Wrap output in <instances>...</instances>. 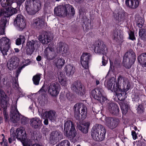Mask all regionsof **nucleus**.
Returning <instances> with one entry per match:
<instances>
[{
    "instance_id": "f257e3e1",
    "label": "nucleus",
    "mask_w": 146,
    "mask_h": 146,
    "mask_svg": "<svg viewBox=\"0 0 146 146\" xmlns=\"http://www.w3.org/2000/svg\"><path fill=\"white\" fill-rule=\"evenodd\" d=\"M104 85L109 90L114 92L116 94L118 99L120 101H123L125 100V96L126 94L120 88L118 84H117L116 80L114 78H110L107 82L105 81Z\"/></svg>"
},
{
    "instance_id": "f03ea898",
    "label": "nucleus",
    "mask_w": 146,
    "mask_h": 146,
    "mask_svg": "<svg viewBox=\"0 0 146 146\" xmlns=\"http://www.w3.org/2000/svg\"><path fill=\"white\" fill-rule=\"evenodd\" d=\"M91 132L92 137L94 139L102 141L105 139L106 131L102 125L96 124L93 127Z\"/></svg>"
},
{
    "instance_id": "7ed1b4c3",
    "label": "nucleus",
    "mask_w": 146,
    "mask_h": 146,
    "mask_svg": "<svg viewBox=\"0 0 146 146\" xmlns=\"http://www.w3.org/2000/svg\"><path fill=\"white\" fill-rule=\"evenodd\" d=\"M25 4L27 13L31 15L35 14L41 7L40 0H27Z\"/></svg>"
},
{
    "instance_id": "20e7f679",
    "label": "nucleus",
    "mask_w": 146,
    "mask_h": 146,
    "mask_svg": "<svg viewBox=\"0 0 146 146\" xmlns=\"http://www.w3.org/2000/svg\"><path fill=\"white\" fill-rule=\"evenodd\" d=\"M64 135L70 139H72L76 136V131L74 125L71 121L68 120L64 123Z\"/></svg>"
},
{
    "instance_id": "39448f33",
    "label": "nucleus",
    "mask_w": 146,
    "mask_h": 146,
    "mask_svg": "<svg viewBox=\"0 0 146 146\" xmlns=\"http://www.w3.org/2000/svg\"><path fill=\"white\" fill-rule=\"evenodd\" d=\"M74 111V117L77 119H79L80 115L82 119H85L87 114V108L86 105L82 103L76 104L73 108Z\"/></svg>"
},
{
    "instance_id": "423d86ee",
    "label": "nucleus",
    "mask_w": 146,
    "mask_h": 146,
    "mask_svg": "<svg viewBox=\"0 0 146 146\" xmlns=\"http://www.w3.org/2000/svg\"><path fill=\"white\" fill-rule=\"evenodd\" d=\"M135 59V53L132 50H129L125 53L123 57V62L124 66L126 68H130Z\"/></svg>"
},
{
    "instance_id": "0eeeda50",
    "label": "nucleus",
    "mask_w": 146,
    "mask_h": 146,
    "mask_svg": "<svg viewBox=\"0 0 146 146\" xmlns=\"http://www.w3.org/2000/svg\"><path fill=\"white\" fill-rule=\"evenodd\" d=\"M103 92L104 90L102 88H97L92 90L90 96L103 104L106 100V98L103 96Z\"/></svg>"
},
{
    "instance_id": "6e6552de",
    "label": "nucleus",
    "mask_w": 146,
    "mask_h": 146,
    "mask_svg": "<svg viewBox=\"0 0 146 146\" xmlns=\"http://www.w3.org/2000/svg\"><path fill=\"white\" fill-rule=\"evenodd\" d=\"M48 93L52 97H56L58 95L60 90L59 84L56 82L50 83L48 87Z\"/></svg>"
},
{
    "instance_id": "1a4fd4ad",
    "label": "nucleus",
    "mask_w": 146,
    "mask_h": 146,
    "mask_svg": "<svg viewBox=\"0 0 146 146\" xmlns=\"http://www.w3.org/2000/svg\"><path fill=\"white\" fill-rule=\"evenodd\" d=\"M10 46V40L8 38L3 37L0 40V51L4 56L7 55Z\"/></svg>"
},
{
    "instance_id": "9d476101",
    "label": "nucleus",
    "mask_w": 146,
    "mask_h": 146,
    "mask_svg": "<svg viewBox=\"0 0 146 146\" xmlns=\"http://www.w3.org/2000/svg\"><path fill=\"white\" fill-rule=\"evenodd\" d=\"M71 6L67 4L59 5L55 7L54 10V13L55 15L60 17H65L68 16V10L67 8Z\"/></svg>"
},
{
    "instance_id": "9b49d317",
    "label": "nucleus",
    "mask_w": 146,
    "mask_h": 146,
    "mask_svg": "<svg viewBox=\"0 0 146 146\" xmlns=\"http://www.w3.org/2000/svg\"><path fill=\"white\" fill-rule=\"evenodd\" d=\"M94 51L96 53L103 54L106 57H108L109 52L106 45L102 41L97 42L95 47Z\"/></svg>"
},
{
    "instance_id": "f8f14e48",
    "label": "nucleus",
    "mask_w": 146,
    "mask_h": 146,
    "mask_svg": "<svg viewBox=\"0 0 146 146\" xmlns=\"http://www.w3.org/2000/svg\"><path fill=\"white\" fill-rule=\"evenodd\" d=\"M71 89L79 95L82 96L85 93L86 90L80 81L75 82L72 84Z\"/></svg>"
},
{
    "instance_id": "ddd939ff",
    "label": "nucleus",
    "mask_w": 146,
    "mask_h": 146,
    "mask_svg": "<svg viewBox=\"0 0 146 146\" xmlns=\"http://www.w3.org/2000/svg\"><path fill=\"white\" fill-rule=\"evenodd\" d=\"M14 26L19 31H22L26 26L25 21L23 15H18L14 21Z\"/></svg>"
},
{
    "instance_id": "4468645a",
    "label": "nucleus",
    "mask_w": 146,
    "mask_h": 146,
    "mask_svg": "<svg viewBox=\"0 0 146 146\" xmlns=\"http://www.w3.org/2000/svg\"><path fill=\"white\" fill-rule=\"evenodd\" d=\"M32 27L38 29H41L47 26L45 19L42 17L38 18L33 20L31 25Z\"/></svg>"
},
{
    "instance_id": "2eb2a0df",
    "label": "nucleus",
    "mask_w": 146,
    "mask_h": 146,
    "mask_svg": "<svg viewBox=\"0 0 146 146\" xmlns=\"http://www.w3.org/2000/svg\"><path fill=\"white\" fill-rule=\"evenodd\" d=\"M53 37L50 33L44 32L38 36V40L42 44H47L52 40Z\"/></svg>"
},
{
    "instance_id": "dca6fc26",
    "label": "nucleus",
    "mask_w": 146,
    "mask_h": 146,
    "mask_svg": "<svg viewBox=\"0 0 146 146\" xmlns=\"http://www.w3.org/2000/svg\"><path fill=\"white\" fill-rule=\"evenodd\" d=\"M14 133L16 137L20 141H24L27 138V134L25 129L23 127H21L16 129Z\"/></svg>"
},
{
    "instance_id": "f3484780",
    "label": "nucleus",
    "mask_w": 146,
    "mask_h": 146,
    "mask_svg": "<svg viewBox=\"0 0 146 146\" xmlns=\"http://www.w3.org/2000/svg\"><path fill=\"white\" fill-rule=\"evenodd\" d=\"M119 123L118 119L115 118L108 117L106 118V125L111 129H113L116 127Z\"/></svg>"
},
{
    "instance_id": "a211bd4d",
    "label": "nucleus",
    "mask_w": 146,
    "mask_h": 146,
    "mask_svg": "<svg viewBox=\"0 0 146 146\" xmlns=\"http://www.w3.org/2000/svg\"><path fill=\"white\" fill-rule=\"evenodd\" d=\"M56 49L58 53L61 52L64 56H67L69 54L68 45L62 42H60L58 44Z\"/></svg>"
},
{
    "instance_id": "6ab92c4d",
    "label": "nucleus",
    "mask_w": 146,
    "mask_h": 146,
    "mask_svg": "<svg viewBox=\"0 0 146 146\" xmlns=\"http://www.w3.org/2000/svg\"><path fill=\"white\" fill-rule=\"evenodd\" d=\"M41 115L42 118H48L52 122L55 121L56 119V112L53 110L45 111L44 112L42 111Z\"/></svg>"
},
{
    "instance_id": "aec40b11",
    "label": "nucleus",
    "mask_w": 146,
    "mask_h": 146,
    "mask_svg": "<svg viewBox=\"0 0 146 146\" xmlns=\"http://www.w3.org/2000/svg\"><path fill=\"white\" fill-rule=\"evenodd\" d=\"M61 132L59 131H52L50 134L49 141L51 144H55L61 137Z\"/></svg>"
},
{
    "instance_id": "412c9836",
    "label": "nucleus",
    "mask_w": 146,
    "mask_h": 146,
    "mask_svg": "<svg viewBox=\"0 0 146 146\" xmlns=\"http://www.w3.org/2000/svg\"><path fill=\"white\" fill-rule=\"evenodd\" d=\"M21 115L19 113L16 108L12 109L11 111L10 117L11 120L13 123H17L19 121Z\"/></svg>"
},
{
    "instance_id": "4be33fe9",
    "label": "nucleus",
    "mask_w": 146,
    "mask_h": 146,
    "mask_svg": "<svg viewBox=\"0 0 146 146\" xmlns=\"http://www.w3.org/2000/svg\"><path fill=\"white\" fill-rule=\"evenodd\" d=\"M108 109L110 113L113 115H117L119 113V108L116 104L111 103L108 105Z\"/></svg>"
},
{
    "instance_id": "5701e85b",
    "label": "nucleus",
    "mask_w": 146,
    "mask_h": 146,
    "mask_svg": "<svg viewBox=\"0 0 146 146\" xmlns=\"http://www.w3.org/2000/svg\"><path fill=\"white\" fill-rule=\"evenodd\" d=\"M19 61V59L15 56H13L10 59V63L8 62L7 66L10 70H13L18 65Z\"/></svg>"
},
{
    "instance_id": "b1692460",
    "label": "nucleus",
    "mask_w": 146,
    "mask_h": 146,
    "mask_svg": "<svg viewBox=\"0 0 146 146\" xmlns=\"http://www.w3.org/2000/svg\"><path fill=\"white\" fill-rule=\"evenodd\" d=\"M29 123L32 127L37 129L41 125L42 122L39 118L35 117L31 119Z\"/></svg>"
},
{
    "instance_id": "393cba45",
    "label": "nucleus",
    "mask_w": 146,
    "mask_h": 146,
    "mask_svg": "<svg viewBox=\"0 0 146 146\" xmlns=\"http://www.w3.org/2000/svg\"><path fill=\"white\" fill-rule=\"evenodd\" d=\"M53 49L51 47H48L44 50V55L47 59L51 60L53 55Z\"/></svg>"
},
{
    "instance_id": "a878e982",
    "label": "nucleus",
    "mask_w": 146,
    "mask_h": 146,
    "mask_svg": "<svg viewBox=\"0 0 146 146\" xmlns=\"http://www.w3.org/2000/svg\"><path fill=\"white\" fill-rule=\"evenodd\" d=\"M75 68L70 64L66 65L64 68V71L68 76L72 75L75 72Z\"/></svg>"
},
{
    "instance_id": "bb28decb",
    "label": "nucleus",
    "mask_w": 146,
    "mask_h": 146,
    "mask_svg": "<svg viewBox=\"0 0 146 146\" xmlns=\"http://www.w3.org/2000/svg\"><path fill=\"white\" fill-rule=\"evenodd\" d=\"M90 125L89 122H84L82 124L78 125V129L84 133H86L88 132L89 127Z\"/></svg>"
},
{
    "instance_id": "cd10ccee",
    "label": "nucleus",
    "mask_w": 146,
    "mask_h": 146,
    "mask_svg": "<svg viewBox=\"0 0 146 146\" xmlns=\"http://www.w3.org/2000/svg\"><path fill=\"white\" fill-rule=\"evenodd\" d=\"M113 38L116 41L122 40L123 38L122 33L118 30L114 31L113 33Z\"/></svg>"
},
{
    "instance_id": "c85d7f7f",
    "label": "nucleus",
    "mask_w": 146,
    "mask_h": 146,
    "mask_svg": "<svg viewBox=\"0 0 146 146\" xmlns=\"http://www.w3.org/2000/svg\"><path fill=\"white\" fill-rule=\"evenodd\" d=\"M138 60L143 67H146V53L140 55L138 58Z\"/></svg>"
},
{
    "instance_id": "c756f323",
    "label": "nucleus",
    "mask_w": 146,
    "mask_h": 146,
    "mask_svg": "<svg viewBox=\"0 0 146 146\" xmlns=\"http://www.w3.org/2000/svg\"><path fill=\"white\" fill-rule=\"evenodd\" d=\"M7 23V20L5 17L1 18L0 21V35L4 34V30Z\"/></svg>"
},
{
    "instance_id": "7c9ffc66",
    "label": "nucleus",
    "mask_w": 146,
    "mask_h": 146,
    "mask_svg": "<svg viewBox=\"0 0 146 146\" xmlns=\"http://www.w3.org/2000/svg\"><path fill=\"white\" fill-rule=\"evenodd\" d=\"M58 78L59 83L63 86H66L67 84V80L65 76L63 73L61 72L58 75Z\"/></svg>"
},
{
    "instance_id": "2f4dec72",
    "label": "nucleus",
    "mask_w": 146,
    "mask_h": 146,
    "mask_svg": "<svg viewBox=\"0 0 146 146\" xmlns=\"http://www.w3.org/2000/svg\"><path fill=\"white\" fill-rule=\"evenodd\" d=\"M27 45L29 48L35 50V47L39 46L38 42L36 40H32L27 42Z\"/></svg>"
},
{
    "instance_id": "473e14b6",
    "label": "nucleus",
    "mask_w": 146,
    "mask_h": 146,
    "mask_svg": "<svg viewBox=\"0 0 146 146\" xmlns=\"http://www.w3.org/2000/svg\"><path fill=\"white\" fill-rule=\"evenodd\" d=\"M91 56L90 54L88 53H83L80 58V61H88L90 60Z\"/></svg>"
},
{
    "instance_id": "72a5a7b5",
    "label": "nucleus",
    "mask_w": 146,
    "mask_h": 146,
    "mask_svg": "<svg viewBox=\"0 0 146 146\" xmlns=\"http://www.w3.org/2000/svg\"><path fill=\"white\" fill-rule=\"evenodd\" d=\"M25 35L24 34L20 35L19 37L17 38L16 41V44L17 45H21L22 43L23 44L25 42L26 39L25 38Z\"/></svg>"
},
{
    "instance_id": "f704fd0d",
    "label": "nucleus",
    "mask_w": 146,
    "mask_h": 146,
    "mask_svg": "<svg viewBox=\"0 0 146 146\" xmlns=\"http://www.w3.org/2000/svg\"><path fill=\"white\" fill-rule=\"evenodd\" d=\"M65 61L62 58H58L56 59L55 63L57 67H62L64 64Z\"/></svg>"
},
{
    "instance_id": "c9c22d12",
    "label": "nucleus",
    "mask_w": 146,
    "mask_h": 146,
    "mask_svg": "<svg viewBox=\"0 0 146 146\" xmlns=\"http://www.w3.org/2000/svg\"><path fill=\"white\" fill-rule=\"evenodd\" d=\"M41 75V74H39L33 76V80L34 84L36 85L39 84Z\"/></svg>"
},
{
    "instance_id": "e433bc0d",
    "label": "nucleus",
    "mask_w": 146,
    "mask_h": 146,
    "mask_svg": "<svg viewBox=\"0 0 146 146\" xmlns=\"http://www.w3.org/2000/svg\"><path fill=\"white\" fill-rule=\"evenodd\" d=\"M123 88H122V91L126 94V92L128 91L130 88V85L129 81L127 80L124 82H123Z\"/></svg>"
},
{
    "instance_id": "4c0bfd02",
    "label": "nucleus",
    "mask_w": 146,
    "mask_h": 146,
    "mask_svg": "<svg viewBox=\"0 0 146 146\" xmlns=\"http://www.w3.org/2000/svg\"><path fill=\"white\" fill-rule=\"evenodd\" d=\"M10 133L11 137L8 138L9 142L10 143H11L12 141L14 140L15 139V136L14 133V128L12 127L11 129Z\"/></svg>"
},
{
    "instance_id": "58836bf2",
    "label": "nucleus",
    "mask_w": 146,
    "mask_h": 146,
    "mask_svg": "<svg viewBox=\"0 0 146 146\" xmlns=\"http://www.w3.org/2000/svg\"><path fill=\"white\" fill-rule=\"evenodd\" d=\"M27 65V64H24L23 65H22L21 66H19L17 69L16 71V77L17 79H18V76L20 74V73L21 72V71Z\"/></svg>"
},
{
    "instance_id": "ea45409f",
    "label": "nucleus",
    "mask_w": 146,
    "mask_h": 146,
    "mask_svg": "<svg viewBox=\"0 0 146 146\" xmlns=\"http://www.w3.org/2000/svg\"><path fill=\"white\" fill-rule=\"evenodd\" d=\"M136 21L137 26L140 28H142L144 23L143 19L142 17H140L138 18Z\"/></svg>"
},
{
    "instance_id": "a19ab883",
    "label": "nucleus",
    "mask_w": 146,
    "mask_h": 146,
    "mask_svg": "<svg viewBox=\"0 0 146 146\" xmlns=\"http://www.w3.org/2000/svg\"><path fill=\"white\" fill-rule=\"evenodd\" d=\"M1 5L3 7H5L7 6L10 5L11 1L9 0H0Z\"/></svg>"
},
{
    "instance_id": "79ce46f5",
    "label": "nucleus",
    "mask_w": 146,
    "mask_h": 146,
    "mask_svg": "<svg viewBox=\"0 0 146 146\" xmlns=\"http://www.w3.org/2000/svg\"><path fill=\"white\" fill-rule=\"evenodd\" d=\"M70 143L67 140L61 141L60 143L57 144L56 146H70Z\"/></svg>"
},
{
    "instance_id": "37998d69",
    "label": "nucleus",
    "mask_w": 146,
    "mask_h": 146,
    "mask_svg": "<svg viewBox=\"0 0 146 146\" xmlns=\"http://www.w3.org/2000/svg\"><path fill=\"white\" fill-rule=\"evenodd\" d=\"M136 108V110L138 113H141L144 111V108L142 105L139 104L137 105Z\"/></svg>"
},
{
    "instance_id": "c03bdc74",
    "label": "nucleus",
    "mask_w": 146,
    "mask_h": 146,
    "mask_svg": "<svg viewBox=\"0 0 146 146\" xmlns=\"http://www.w3.org/2000/svg\"><path fill=\"white\" fill-rule=\"evenodd\" d=\"M121 108L123 114L125 115L129 108V106L128 105H125L124 106H123V107L122 108V107H121Z\"/></svg>"
},
{
    "instance_id": "a18cd8bd",
    "label": "nucleus",
    "mask_w": 146,
    "mask_h": 146,
    "mask_svg": "<svg viewBox=\"0 0 146 146\" xmlns=\"http://www.w3.org/2000/svg\"><path fill=\"white\" fill-rule=\"evenodd\" d=\"M110 66L109 70V71L107 74L106 76V78L107 77V76L109 75V74L110 73V72H114V67L113 65V63L111 62V60L110 59Z\"/></svg>"
},
{
    "instance_id": "49530a36",
    "label": "nucleus",
    "mask_w": 146,
    "mask_h": 146,
    "mask_svg": "<svg viewBox=\"0 0 146 146\" xmlns=\"http://www.w3.org/2000/svg\"><path fill=\"white\" fill-rule=\"evenodd\" d=\"M132 1L133 2V3H132L133 9H136L139 5V0H132Z\"/></svg>"
},
{
    "instance_id": "de8ad7c7",
    "label": "nucleus",
    "mask_w": 146,
    "mask_h": 146,
    "mask_svg": "<svg viewBox=\"0 0 146 146\" xmlns=\"http://www.w3.org/2000/svg\"><path fill=\"white\" fill-rule=\"evenodd\" d=\"M133 2L132 1V0H126L125 1V4L126 6L130 8L133 9L132 3H133Z\"/></svg>"
},
{
    "instance_id": "09e8293b",
    "label": "nucleus",
    "mask_w": 146,
    "mask_h": 146,
    "mask_svg": "<svg viewBox=\"0 0 146 146\" xmlns=\"http://www.w3.org/2000/svg\"><path fill=\"white\" fill-rule=\"evenodd\" d=\"M80 62L82 66L84 69H87L88 68L89 61H82Z\"/></svg>"
},
{
    "instance_id": "8fccbe9b",
    "label": "nucleus",
    "mask_w": 146,
    "mask_h": 146,
    "mask_svg": "<svg viewBox=\"0 0 146 146\" xmlns=\"http://www.w3.org/2000/svg\"><path fill=\"white\" fill-rule=\"evenodd\" d=\"M13 85L14 86V88L18 89L19 87V85L18 83V79L16 78H15L13 80Z\"/></svg>"
},
{
    "instance_id": "3c124183",
    "label": "nucleus",
    "mask_w": 146,
    "mask_h": 146,
    "mask_svg": "<svg viewBox=\"0 0 146 146\" xmlns=\"http://www.w3.org/2000/svg\"><path fill=\"white\" fill-rule=\"evenodd\" d=\"M127 79L125 78L122 77L121 75H119L117 78V82L118 83H121L123 81L124 82Z\"/></svg>"
},
{
    "instance_id": "603ef678",
    "label": "nucleus",
    "mask_w": 146,
    "mask_h": 146,
    "mask_svg": "<svg viewBox=\"0 0 146 146\" xmlns=\"http://www.w3.org/2000/svg\"><path fill=\"white\" fill-rule=\"evenodd\" d=\"M129 39L134 40H135L134 36V33L132 31H130L129 33Z\"/></svg>"
},
{
    "instance_id": "864d4df0",
    "label": "nucleus",
    "mask_w": 146,
    "mask_h": 146,
    "mask_svg": "<svg viewBox=\"0 0 146 146\" xmlns=\"http://www.w3.org/2000/svg\"><path fill=\"white\" fill-rule=\"evenodd\" d=\"M7 105V104L6 101L2 100H1V106L2 108L5 109L6 108Z\"/></svg>"
},
{
    "instance_id": "5fc2aeb1",
    "label": "nucleus",
    "mask_w": 146,
    "mask_h": 146,
    "mask_svg": "<svg viewBox=\"0 0 146 146\" xmlns=\"http://www.w3.org/2000/svg\"><path fill=\"white\" fill-rule=\"evenodd\" d=\"M106 58L105 56H103L102 57V64L103 66H105L106 65L108 62V57Z\"/></svg>"
},
{
    "instance_id": "6e6d98bb",
    "label": "nucleus",
    "mask_w": 146,
    "mask_h": 146,
    "mask_svg": "<svg viewBox=\"0 0 146 146\" xmlns=\"http://www.w3.org/2000/svg\"><path fill=\"white\" fill-rule=\"evenodd\" d=\"M11 7H8L6 9L5 14L7 15V17H8L11 16L10 15L11 14H10V13H11Z\"/></svg>"
},
{
    "instance_id": "4d7b16f0",
    "label": "nucleus",
    "mask_w": 146,
    "mask_h": 146,
    "mask_svg": "<svg viewBox=\"0 0 146 146\" xmlns=\"http://www.w3.org/2000/svg\"><path fill=\"white\" fill-rule=\"evenodd\" d=\"M139 96L137 94H135L134 95V97L133 98L132 100L135 102H138L139 100Z\"/></svg>"
},
{
    "instance_id": "13d9d810",
    "label": "nucleus",
    "mask_w": 146,
    "mask_h": 146,
    "mask_svg": "<svg viewBox=\"0 0 146 146\" xmlns=\"http://www.w3.org/2000/svg\"><path fill=\"white\" fill-rule=\"evenodd\" d=\"M5 93L4 90L1 89H0V99L2 100L4 97Z\"/></svg>"
},
{
    "instance_id": "bf43d9fd",
    "label": "nucleus",
    "mask_w": 146,
    "mask_h": 146,
    "mask_svg": "<svg viewBox=\"0 0 146 146\" xmlns=\"http://www.w3.org/2000/svg\"><path fill=\"white\" fill-rule=\"evenodd\" d=\"M34 50H33V49H31V48H27V54L28 55H31L33 53L34 51Z\"/></svg>"
},
{
    "instance_id": "052dcab7",
    "label": "nucleus",
    "mask_w": 146,
    "mask_h": 146,
    "mask_svg": "<svg viewBox=\"0 0 146 146\" xmlns=\"http://www.w3.org/2000/svg\"><path fill=\"white\" fill-rule=\"evenodd\" d=\"M139 35L140 36H141V37H143L146 39V30L144 31L143 33L142 32L141 34V31L140 30L139 32Z\"/></svg>"
},
{
    "instance_id": "680f3d73",
    "label": "nucleus",
    "mask_w": 146,
    "mask_h": 146,
    "mask_svg": "<svg viewBox=\"0 0 146 146\" xmlns=\"http://www.w3.org/2000/svg\"><path fill=\"white\" fill-rule=\"evenodd\" d=\"M11 12L10 13V15H13L17 13V9L15 8H14L11 7Z\"/></svg>"
},
{
    "instance_id": "e2e57ef3",
    "label": "nucleus",
    "mask_w": 146,
    "mask_h": 146,
    "mask_svg": "<svg viewBox=\"0 0 146 146\" xmlns=\"http://www.w3.org/2000/svg\"><path fill=\"white\" fill-rule=\"evenodd\" d=\"M131 135L134 140H135L137 138V135L135 131L133 130L132 131H131Z\"/></svg>"
},
{
    "instance_id": "0e129e2a",
    "label": "nucleus",
    "mask_w": 146,
    "mask_h": 146,
    "mask_svg": "<svg viewBox=\"0 0 146 146\" xmlns=\"http://www.w3.org/2000/svg\"><path fill=\"white\" fill-rule=\"evenodd\" d=\"M4 118L6 120L9 118V115L8 114L6 113V111L4 110L3 111Z\"/></svg>"
},
{
    "instance_id": "69168bd1",
    "label": "nucleus",
    "mask_w": 146,
    "mask_h": 146,
    "mask_svg": "<svg viewBox=\"0 0 146 146\" xmlns=\"http://www.w3.org/2000/svg\"><path fill=\"white\" fill-rule=\"evenodd\" d=\"M70 13L71 14V16L73 17L75 14V11L74 8L71 7V8Z\"/></svg>"
},
{
    "instance_id": "338daca9",
    "label": "nucleus",
    "mask_w": 146,
    "mask_h": 146,
    "mask_svg": "<svg viewBox=\"0 0 146 146\" xmlns=\"http://www.w3.org/2000/svg\"><path fill=\"white\" fill-rule=\"evenodd\" d=\"M17 4L18 5H21L25 0H16Z\"/></svg>"
},
{
    "instance_id": "774afa93",
    "label": "nucleus",
    "mask_w": 146,
    "mask_h": 146,
    "mask_svg": "<svg viewBox=\"0 0 146 146\" xmlns=\"http://www.w3.org/2000/svg\"><path fill=\"white\" fill-rule=\"evenodd\" d=\"M47 119L48 118H46L45 119L44 121V123L45 125H48V121Z\"/></svg>"
}]
</instances>
